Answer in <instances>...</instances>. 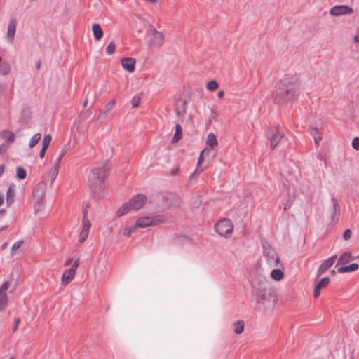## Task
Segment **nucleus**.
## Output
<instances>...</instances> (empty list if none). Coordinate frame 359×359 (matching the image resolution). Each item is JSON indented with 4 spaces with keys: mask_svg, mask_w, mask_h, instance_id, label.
Segmentation results:
<instances>
[{
    "mask_svg": "<svg viewBox=\"0 0 359 359\" xmlns=\"http://www.w3.org/2000/svg\"><path fill=\"white\" fill-rule=\"evenodd\" d=\"M94 38L96 41H100L103 36L102 29L99 24H93L92 26Z\"/></svg>",
    "mask_w": 359,
    "mask_h": 359,
    "instance_id": "4be33fe9",
    "label": "nucleus"
},
{
    "mask_svg": "<svg viewBox=\"0 0 359 359\" xmlns=\"http://www.w3.org/2000/svg\"><path fill=\"white\" fill-rule=\"evenodd\" d=\"M310 134L313 136L316 144H318L322 140L321 133L316 127L311 126L309 128Z\"/></svg>",
    "mask_w": 359,
    "mask_h": 359,
    "instance_id": "b1692460",
    "label": "nucleus"
},
{
    "mask_svg": "<svg viewBox=\"0 0 359 359\" xmlns=\"http://www.w3.org/2000/svg\"><path fill=\"white\" fill-rule=\"evenodd\" d=\"M41 133H36L31 139H30V141H29V147L30 148H32L34 147L39 142V140H41Z\"/></svg>",
    "mask_w": 359,
    "mask_h": 359,
    "instance_id": "2f4dec72",
    "label": "nucleus"
},
{
    "mask_svg": "<svg viewBox=\"0 0 359 359\" xmlns=\"http://www.w3.org/2000/svg\"><path fill=\"white\" fill-rule=\"evenodd\" d=\"M163 201L167 208H178L181 205V198L177 195L169 193L163 197Z\"/></svg>",
    "mask_w": 359,
    "mask_h": 359,
    "instance_id": "1a4fd4ad",
    "label": "nucleus"
},
{
    "mask_svg": "<svg viewBox=\"0 0 359 359\" xmlns=\"http://www.w3.org/2000/svg\"><path fill=\"white\" fill-rule=\"evenodd\" d=\"M202 171H203V169L196 168L193 173H194V175H198Z\"/></svg>",
    "mask_w": 359,
    "mask_h": 359,
    "instance_id": "13d9d810",
    "label": "nucleus"
},
{
    "mask_svg": "<svg viewBox=\"0 0 359 359\" xmlns=\"http://www.w3.org/2000/svg\"><path fill=\"white\" fill-rule=\"evenodd\" d=\"M135 60L132 57H126L121 60V65L124 70L132 73L135 71Z\"/></svg>",
    "mask_w": 359,
    "mask_h": 359,
    "instance_id": "dca6fc26",
    "label": "nucleus"
},
{
    "mask_svg": "<svg viewBox=\"0 0 359 359\" xmlns=\"http://www.w3.org/2000/svg\"><path fill=\"white\" fill-rule=\"evenodd\" d=\"M20 322V318H16L15 320V324H14V325L13 327V330L14 332L17 330Z\"/></svg>",
    "mask_w": 359,
    "mask_h": 359,
    "instance_id": "3c124183",
    "label": "nucleus"
},
{
    "mask_svg": "<svg viewBox=\"0 0 359 359\" xmlns=\"http://www.w3.org/2000/svg\"><path fill=\"white\" fill-rule=\"evenodd\" d=\"M23 243L22 241H19L15 242L11 248V254L14 255L17 250L21 247V245Z\"/></svg>",
    "mask_w": 359,
    "mask_h": 359,
    "instance_id": "a19ab883",
    "label": "nucleus"
},
{
    "mask_svg": "<svg viewBox=\"0 0 359 359\" xmlns=\"http://www.w3.org/2000/svg\"><path fill=\"white\" fill-rule=\"evenodd\" d=\"M351 144H352V147L353 149L358 151L359 150V137H354L352 141Z\"/></svg>",
    "mask_w": 359,
    "mask_h": 359,
    "instance_id": "a18cd8bd",
    "label": "nucleus"
},
{
    "mask_svg": "<svg viewBox=\"0 0 359 359\" xmlns=\"http://www.w3.org/2000/svg\"><path fill=\"white\" fill-rule=\"evenodd\" d=\"M11 71V65L7 62L0 63V74L6 76L9 74Z\"/></svg>",
    "mask_w": 359,
    "mask_h": 359,
    "instance_id": "c85d7f7f",
    "label": "nucleus"
},
{
    "mask_svg": "<svg viewBox=\"0 0 359 359\" xmlns=\"http://www.w3.org/2000/svg\"><path fill=\"white\" fill-rule=\"evenodd\" d=\"M187 102L185 100H179L175 103V111L180 121L184 119V115L187 111Z\"/></svg>",
    "mask_w": 359,
    "mask_h": 359,
    "instance_id": "9b49d317",
    "label": "nucleus"
},
{
    "mask_svg": "<svg viewBox=\"0 0 359 359\" xmlns=\"http://www.w3.org/2000/svg\"><path fill=\"white\" fill-rule=\"evenodd\" d=\"M331 203H332V208H333L332 209L333 214H334L333 219L335 217H337L338 218L339 216V214H340V207L337 202V200L336 198H334V197H332L331 198Z\"/></svg>",
    "mask_w": 359,
    "mask_h": 359,
    "instance_id": "bb28decb",
    "label": "nucleus"
},
{
    "mask_svg": "<svg viewBox=\"0 0 359 359\" xmlns=\"http://www.w3.org/2000/svg\"><path fill=\"white\" fill-rule=\"evenodd\" d=\"M9 287V283L8 281L4 282L0 287V294H6V290Z\"/></svg>",
    "mask_w": 359,
    "mask_h": 359,
    "instance_id": "37998d69",
    "label": "nucleus"
},
{
    "mask_svg": "<svg viewBox=\"0 0 359 359\" xmlns=\"http://www.w3.org/2000/svg\"><path fill=\"white\" fill-rule=\"evenodd\" d=\"M107 175V170L104 165L93 168L88 175L90 186L95 190L101 188V186Z\"/></svg>",
    "mask_w": 359,
    "mask_h": 359,
    "instance_id": "7ed1b4c3",
    "label": "nucleus"
},
{
    "mask_svg": "<svg viewBox=\"0 0 359 359\" xmlns=\"http://www.w3.org/2000/svg\"><path fill=\"white\" fill-rule=\"evenodd\" d=\"M7 305L6 294H0V311H4Z\"/></svg>",
    "mask_w": 359,
    "mask_h": 359,
    "instance_id": "c9c22d12",
    "label": "nucleus"
},
{
    "mask_svg": "<svg viewBox=\"0 0 359 359\" xmlns=\"http://www.w3.org/2000/svg\"><path fill=\"white\" fill-rule=\"evenodd\" d=\"M209 151L210 150L205 149L201 152L198 160V166L203 162V156L205 155V154H208Z\"/></svg>",
    "mask_w": 359,
    "mask_h": 359,
    "instance_id": "49530a36",
    "label": "nucleus"
},
{
    "mask_svg": "<svg viewBox=\"0 0 359 359\" xmlns=\"http://www.w3.org/2000/svg\"><path fill=\"white\" fill-rule=\"evenodd\" d=\"M51 135L48 134L46 135L43 139V147L48 148L51 141Z\"/></svg>",
    "mask_w": 359,
    "mask_h": 359,
    "instance_id": "ea45409f",
    "label": "nucleus"
},
{
    "mask_svg": "<svg viewBox=\"0 0 359 359\" xmlns=\"http://www.w3.org/2000/svg\"><path fill=\"white\" fill-rule=\"evenodd\" d=\"M46 190V185L43 182H39L33 190L34 200H43Z\"/></svg>",
    "mask_w": 359,
    "mask_h": 359,
    "instance_id": "f8f14e48",
    "label": "nucleus"
},
{
    "mask_svg": "<svg viewBox=\"0 0 359 359\" xmlns=\"http://www.w3.org/2000/svg\"><path fill=\"white\" fill-rule=\"evenodd\" d=\"M14 196H15L14 190L11 188V187H9L8 189L7 190V193H6V196H7L6 202L8 204H10L12 203Z\"/></svg>",
    "mask_w": 359,
    "mask_h": 359,
    "instance_id": "72a5a7b5",
    "label": "nucleus"
},
{
    "mask_svg": "<svg viewBox=\"0 0 359 359\" xmlns=\"http://www.w3.org/2000/svg\"><path fill=\"white\" fill-rule=\"evenodd\" d=\"M90 229V222L88 219H83V229L79 237V241L83 243L88 238L89 231Z\"/></svg>",
    "mask_w": 359,
    "mask_h": 359,
    "instance_id": "f3484780",
    "label": "nucleus"
},
{
    "mask_svg": "<svg viewBox=\"0 0 359 359\" xmlns=\"http://www.w3.org/2000/svg\"><path fill=\"white\" fill-rule=\"evenodd\" d=\"M330 282V278L328 277L323 278L317 285L316 286L320 289L325 287Z\"/></svg>",
    "mask_w": 359,
    "mask_h": 359,
    "instance_id": "58836bf2",
    "label": "nucleus"
},
{
    "mask_svg": "<svg viewBox=\"0 0 359 359\" xmlns=\"http://www.w3.org/2000/svg\"><path fill=\"white\" fill-rule=\"evenodd\" d=\"M4 202V196L0 195V206L3 204Z\"/></svg>",
    "mask_w": 359,
    "mask_h": 359,
    "instance_id": "0e129e2a",
    "label": "nucleus"
},
{
    "mask_svg": "<svg viewBox=\"0 0 359 359\" xmlns=\"http://www.w3.org/2000/svg\"><path fill=\"white\" fill-rule=\"evenodd\" d=\"M135 225L139 228H146L152 226L151 217H141L138 218L136 220Z\"/></svg>",
    "mask_w": 359,
    "mask_h": 359,
    "instance_id": "412c9836",
    "label": "nucleus"
},
{
    "mask_svg": "<svg viewBox=\"0 0 359 359\" xmlns=\"http://www.w3.org/2000/svg\"><path fill=\"white\" fill-rule=\"evenodd\" d=\"M182 133V127L180 126V124H176L175 133L172 137V142L175 143V142H178L180 140V139L181 138Z\"/></svg>",
    "mask_w": 359,
    "mask_h": 359,
    "instance_id": "c756f323",
    "label": "nucleus"
},
{
    "mask_svg": "<svg viewBox=\"0 0 359 359\" xmlns=\"http://www.w3.org/2000/svg\"><path fill=\"white\" fill-rule=\"evenodd\" d=\"M358 269V264L356 263L351 264L348 266H341L337 269L339 273H345L355 271Z\"/></svg>",
    "mask_w": 359,
    "mask_h": 359,
    "instance_id": "5701e85b",
    "label": "nucleus"
},
{
    "mask_svg": "<svg viewBox=\"0 0 359 359\" xmlns=\"http://www.w3.org/2000/svg\"><path fill=\"white\" fill-rule=\"evenodd\" d=\"M151 220L152 226L163 224L167 221V216L162 214L157 215L154 217H151Z\"/></svg>",
    "mask_w": 359,
    "mask_h": 359,
    "instance_id": "393cba45",
    "label": "nucleus"
},
{
    "mask_svg": "<svg viewBox=\"0 0 359 359\" xmlns=\"http://www.w3.org/2000/svg\"><path fill=\"white\" fill-rule=\"evenodd\" d=\"M224 95V92L223 90H220L217 93V97L222 98Z\"/></svg>",
    "mask_w": 359,
    "mask_h": 359,
    "instance_id": "5fc2aeb1",
    "label": "nucleus"
},
{
    "mask_svg": "<svg viewBox=\"0 0 359 359\" xmlns=\"http://www.w3.org/2000/svg\"><path fill=\"white\" fill-rule=\"evenodd\" d=\"M234 332L237 334H241L244 331L245 323L243 320H238L234 324Z\"/></svg>",
    "mask_w": 359,
    "mask_h": 359,
    "instance_id": "7c9ffc66",
    "label": "nucleus"
},
{
    "mask_svg": "<svg viewBox=\"0 0 359 359\" xmlns=\"http://www.w3.org/2000/svg\"><path fill=\"white\" fill-rule=\"evenodd\" d=\"M320 290H321L320 288L318 287L316 285V287L314 288V292H313V297L315 298H318L320 296Z\"/></svg>",
    "mask_w": 359,
    "mask_h": 359,
    "instance_id": "8fccbe9b",
    "label": "nucleus"
},
{
    "mask_svg": "<svg viewBox=\"0 0 359 359\" xmlns=\"http://www.w3.org/2000/svg\"><path fill=\"white\" fill-rule=\"evenodd\" d=\"M290 207V203H286V204H285V205H284L283 208H284L285 210H287V209H288Z\"/></svg>",
    "mask_w": 359,
    "mask_h": 359,
    "instance_id": "e2e57ef3",
    "label": "nucleus"
},
{
    "mask_svg": "<svg viewBox=\"0 0 359 359\" xmlns=\"http://www.w3.org/2000/svg\"><path fill=\"white\" fill-rule=\"evenodd\" d=\"M72 262V258H69L67 259L65 262V264H64V266H69Z\"/></svg>",
    "mask_w": 359,
    "mask_h": 359,
    "instance_id": "864d4df0",
    "label": "nucleus"
},
{
    "mask_svg": "<svg viewBox=\"0 0 359 359\" xmlns=\"http://www.w3.org/2000/svg\"><path fill=\"white\" fill-rule=\"evenodd\" d=\"M22 116H29V109H24L22 112Z\"/></svg>",
    "mask_w": 359,
    "mask_h": 359,
    "instance_id": "6e6d98bb",
    "label": "nucleus"
},
{
    "mask_svg": "<svg viewBox=\"0 0 359 359\" xmlns=\"http://www.w3.org/2000/svg\"><path fill=\"white\" fill-rule=\"evenodd\" d=\"M337 256L334 255L329 257L327 259L323 262L321 265L319 266L317 277H320L322 276L327 270H328L334 263L336 260Z\"/></svg>",
    "mask_w": 359,
    "mask_h": 359,
    "instance_id": "ddd939ff",
    "label": "nucleus"
},
{
    "mask_svg": "<svg viewBox=\"0 0 359 359\" xmlns=\"http://www.w3.org/2000/svg\"><path fill=\"white\" fill-rule=\"evenodd\" d=\"M137 228V227L136 226V225L133 226L131 227L126 228L124 230V233H123L124 236H130L131 235V233H133V232H135L136 231Z\"/></svg>",
    "mask_w": 359,
    "mask_h": 359,
    "instance_id": "79ce46f5",
    "label": "nucleus"
},
{
    "mask_svg": "<svg viewBox=\"0 0 359 359\" xmlns=\"http://www.w3.org/2000/svg\"><path fill=\"white\" fill-rule=\"evenodd\" d=\"M215 231L221 236L229 238L233 231V225L229 219H223L215 224Z\"/></svg>",
    "mask_w": 359,
    "mask_h": 359,
    "instance_id": "423d86ee",
    "label": "nucleus"
},
{
    "mask_svg": "<svg viewBox=\"0 0 359 359\" xmlns=\"http://www.w3.org/2000/svg\"><path fill=\"white\" fill-rule=\"evenodd\" d=\"M300 80L297 76L283 79L277 85L276 97L280 102L294 100L300 93Z\"/></svg>",
    "mask_w": 359,
    "mask_h": 359,
    "instance_id": "f257e3e1",
    "label": "nucleus"
},
{
    "mask_svg": "<svg viewBox=\"0 0 359 359\" xmlns=\"http://www.w3.org/2000/svg\"><path fill=\"white\" fill-rule=\"evenodd\" d=\"M4 170V165H0V177L3 174Z\"/></svg>",
    "mask_w": 359,
    "mask_h": 359,
    "instance_id": "680f3d73",
    "label": "nucleus"
},
{
    "mask_svg": "<svg viewBox=\"0 0 359 359\" xmlns=\"http://www.w3.org/2000/svg\"><path fill=\"white\" fill-rule=\"evenodd\" d=\"M146 202L147 197L143 194H138L133 196L128 202L123 203L116 211V215L121 217L130 210H138L145 205Z\"/></svg>",
    "mask_w": 359,
    "mask_h": 359,
    "instance_id": "f03ea898",
    "label": "nucleus"
},
{
    "mask_svg": "<svg viewBox=\"0 0 359 359\" xmlns=\"http://www.w3.org/2000/svg\"><path fill=\"white\" fill-rule=\"evenodd\" d=\"M16 27H17V20L15 18H12L10 20L8 28H7V32H6V38L9 42H13L15 32H16Z\"/></svg>",
    "mask_w": 359,
    "mask_h": 359,
    "instance_id": "4468645a",
    "label": "nucleus"
},
{
    "mask_svg": "<svg viewBox=\"0 0 359 359\" xmlns=\"http://www.w3.org/2000/svg\"><path fill=\"white\" fill-rule=\"evenodd\" d=\"M283 138L284 134L278 130H276V132L272 136H269L268 139L270 141L271 148L275 149Z\"/></svg>",
    "mask_w": 359,
    "mask_h": 359,
    "instance_id": "2eb2a0df",
    "label": "nucleus"
},
{
    "mask_svg": "<svg viewBox=\"0 0 359 359\" xmlns=\"http://www.w3.org/2000/svg\"><path fill=\"white\" fill-rule=\"evenodd\" d=\"M0 137L5 140L4 143H8L9 146L14 142L15 138L14 133L8 130L1 131Z\"/></svg>",
    "mask_w": 359,
    "mask_h": 359,
    "instance_id": "aec40b11",
    "label": "nucleus"
},
{
    "mask_svg": "<svg viewBox=\"0 0 359 359\" xmlns=\"http://www.w3.org/2000/svg\"><path fill=\"white\" fill-rule=\"evenodd\" d=\"M146 37L149 46L160 47L163 43L164 37L162 32L156 30L153 26L147 30Z\"/></svg>",
    "mask_w": 359,
    "mask_h": 359,
    "instance_id": "0eeeda50",
    "label": "nucleus"
},
{
    "mask_svg": "<svg viewBox=\"0 0 359 359\" xmlns=\"http://www.w3.org/2000/svg\"><path fill=\"white\" fill-rule=\"evenodd\" d=\"M353 13V8L346 5L334 6L330 10V14L334 16L349 15L352 14Z\"/></svg>",
    "mask_w": 359,
    "mask_h": 359,
    "instance_id": "9d476101",
    "label": "nucleus"
},
{
    "mask_svg": "<svg viewBox=\"0 0 359 359\" xmlns=\"http://www.w3.org/2000/svg\"><path fill=\"white\" fill-rule=\"evenodd\" d=\"M262 244L263 255L269 266L271 267L278 266L280 264V258L276 251L265 240L262 241Z\"/></svg>",
    "mask_w": 359,
    "mask_h": 359,
    "instance_id": "20e7f679",
    "label": "nucleus"
},
{
    "mask_svg": "<svg viewBox=\"0 0 359 359\" xmlns=\"http://www.w3.org/2000/svg\"><path fill=\"white\" fill-rule=\"evenodd\" d=\"M359 258L358 256L353 257L351 255V254L349 252H344L339 258L337 266V265H344L349 262Z\"/></svg>",
    "mask_w": 359,
    "mask_h": 359,
    "instance_id": "6ab92c4d",
    "label": "nucleus"
},
{
    "mask_svg": "<svg viewBox=\"0 0 359 359\" xmlns=\"http://www.w3.org/2000/svg\"><path fill=\"white\" fill-rule=\"evenodd\" d=\"M46 149L47 148L42 147L41 150L40 151V152H39V157L41 158H43L44 157Z\"/></svg>",
    "mask_w": 359,
    "mask_h": 359,
    "instance_id": "603ef678",
    "label": "nucleus"
},
{
    "mask_svg": "<svg viewBox=\"0 0 359 359\" xmlns=\"http://www.w3.org/2000/svg\"><path fill=\"white\" fill-rule=\"evenodd\" d=\"M284 273L280 269H276L271 271V277L276 281H280L283 278Z\"/></svg>",
    "mask_w": 359,
    "mask_h": 359,
    "instance_id": "a878e982",
    "label": "nucleus"
},
{
    "mask_svg": "<svg viewBox=\"0 0 359 359\" xmlns=\"http://www.w3.org/2000/svg\"><path fill=\"white\" fill-rule=\"evenodd\" d=\"M351 236V231L350 229H346L343 233V238L344 240H348Z\"/></svg>",
    "mask_w": 359,
    "mask_h": 359,
    "instance_id": "de8ad7c7",
    "label": "nucleus"
},
{
    "mask_svg": "<svg viewBox=\"0 0 359 359\" xmlns=\"http://www.w3.org/2000/svg\"><path fill=\"white\" fill-rule=\"evenodd\" d=\"M9 145L8 143H3L0 145V155L6 151Z\"/></svg>",
    "mask_w": 359,
    "mask_h": 359,
    "instance_id": "09e8293b",
    "label": "nucleus"
},
{
    "mask_svg": "<svg viewBox=\"0 0 359 359\" xmlns=\"http://www.w3.org/2000/svg\"><path fill=\"white\" fill-rule=\"evenodd\" d=\"M116 100H112L109 102H108L104 107L102 110H101L97 116V120H104L107 116V113L110 111L115 106Z\"/></svg>",
    "mask_w": 359,
    "mask_h": 359,
    "instance_id": "a211bd4d",
    "label": "nucleus"
},
{
    "mask_svg": "<svg viewBox=\"0 0 359 359\" xmlns=\"http://www.w3.org/2000/svg\"><path fill=\"white\" fill-rule=\"evenodd\" d=\"M206 144L210 147L214 148L217 146L218 142L216 136L213 133H209L207 136Z\"/></svg>",
    "mask_w": 359,
    "mask_h": 359,
    "instance_id": "cd10ccee",
    "label": "nucleus"
},
{
    "mask_svg": "<svg viewBox=\"0 0 359 359\" xmlns=\"http://www.w3.org/2000/svg\"><path fill=\"white\" fill-rule=\"evenodd\" d=\"M140 95H135L131 100V104L133 108H136L139 106L140 102Z\"/></svg>",
    "mask_w": 359,
    "mask_h": 359,
    "instance_id": "4c0bfd02",
    "label": "nucleus"
},
{
    "mask_svg": "<svg viewBox=\"0 0 359 359\" xmlns=\"http://www.w3.org/2000/svg\"><path fill=\"white\" fill-rule=\"evenodd\" d=\"M253 288V292L259 302H264L271 299L272 291L267 281L260 282L257 285H254Z\"/></svg>",
    "mask_w": 359,
    "mask_h": 359,
    "instance_id": "39448f33",
    "label": "nucleus"
},
{
    "mask_svg": "<svg viewBox=\"0 0 359 359\" xmlns=\"http://www.w3.org/2000/svg\"><path fill=\"white\" fill-rule=\"evenodd\" d=\"M87 218V210L86 208L83 209V220Z\"/></svg>",
    "mask_w": 359,
    "mask_h": 359,
    "instance_id": "4d7b16f0",
    "label": "nucleus"
},
{
    "mask_svg": "<svg viewBox=\"0 0 359 359\" xmlns=\"http://www.w3.org/2000/svg\"><path fill=\"white\" fill-rule=\"evenodd\" d=\"M7 246V243H4L2 246H1V249H5Z\"/></svg>",
    "mask_w": 359,
    "mask_h": 359,
    "instance_id": "338daca9",
    "label": "nucleus"
},
{
    "mask_svg": "<svg viewBox=\"0 0 359 359\" xmlns=\"http://www.w3.org/2000/svg\"><path fill=\"white\" fill-rule=\"evenodd\" d=\"M195 175L194 173H192L190 176H189V180H191L192 179H194Z\"/></svg>",
    "mask_w": 359,
    "mask_h": 359,
    "instance_id": "774afa93",
    "label": "nucleus"
},
{
    "mask_svg": "<svg viewBox=\"0 0 359 359\" xmlns=\"http://www.w3.org/2000/svg\"><path fill=\"white\" fill-rule=\"evenodd\" d=\"M116 46L115 43L114 42H110L106 48V53L109 55L114 54L116 50Z\"/></svg>",
    "mask_w": 359,
    "mask_h": 359,
    "instance_id": "e433bc0d",
    "label": "nucleus"
},
{
    "mask_svg": "<svg viewBox=\"0 0 359 359\" xmlns=\"http://www.w3.org/2000/svg\"><path fill=\"white\" fill-rule=\"evenodd\" d=\"M57 172H58V170H57V168H55V172H54V173H53L54 178L57 176Z\"/></svg>",
    "mask_w": 359,
    "mask_h": 359,
    "instance_id": "69168bd1",
    "label": "nucleus"
},
{
    "mask_svg": "<svg viewBox=\"0 0 359 359\" xmlns=\"http://www.w3.org/2000/svg\"><path fill=\"white\" fill-rule=\"evenodd\" d=\"M34 208L36 212L39 211L42 207L43 205V200H40L39 201L38 200H34Z\"/></svg>",
    "mask_w": 359,
    "mask_h": 359,
    "instance_id": "c03bdc74",
    "label": "nucleus"
},
{
    "mask_svg": "<svg viewBox=\"0 0 359 359\" xmlns=\"http://www.w3.org/2000/svg\"><path fill=\"white\" fill-rule=\"evenodd\" d=\"M62 157H63V156H61V155H60V156H59V157L57 158V162H56V163H57V166H58V165H59V164H60V161H61V159H62Z\"/></svg>",
    "mask_w": 359,
    "mask_h": 359,
    "instance_id": "052dcab7",
    "label": "nucleus"
},
{
    "mask_svg": "<svg viewBox=\"0 0 359 359\" xmlns=\"http://www.w3.org/2000/svg\"><path fill=\"white\" fill-rule=\"evenodd\" d=\"M210 116H211L212 118L216 119L217 113L215 111H212Z\"/></svg>",
    "mask_w": 359,
    "mask_h": 359,
    "instance_id": "bf43d9fd",
    "label": "nucleus"
},
{
    "mask_svg": "<svg viewBox=\"0 0 359 359\" xmlns=\"http://www.w3.org/2000/svg\"><path fill=\"white\" fill-rule=\"evenodd\" d=\"M78 266L79 261L76 260L69 269L64 271L61 278V283L62 285H67L74 279Z\"/></svg>",
    "mask_w": 359,
    "mask_h": 359,
    "instance_id": "6e6552de",
    "label": "nucleus"
},
{
    "mask_svg": "<svg viewBox=\"0 0 359 359\" xmlns=\"http://www.w3.org/2000/svg\"><path fill=\"white\" fill-rule=\"evenodd\" d=\"M206 88L210 91H215L218 88V83L216 81L212 80L207 83Z\"/></svg>",
    "mask_w": 359,
    "mask_h": 359,
    "instance_id": "f704fd0d",
    "label": "nucleus"
},
{
    "mask_svg": "<svg viewBox=\"0 0 359 359\" xmlns=\"http://www.w3.org/2000/svg\"><path fill=\"white\" fill-rule=\"evenodd\" d=\"M26 170L22 167L16 168V176L19 180H24L26 177Z\"/></svg>",
    "mask_w": 359,
    "mask_h": 359,
    "instance_id": "473e14b6",
    "label": "nucleus"
}]
</instances>
